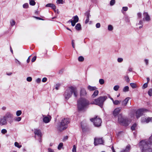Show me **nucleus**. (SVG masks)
Returning <instances> with one entry per match:
<instances>
[{"label": "nucleus", "mask_w": 152, "mask_h": 152, "mask_svg": "<svg viewBox=\"0 0 152 152\" xmlns=\"http://www.w3.org/2000/svg\"><path fill=\"white\" fill-rule=\"evenodd\" d=\"M10 24L12 26H13L15 24V22L13 20H12L10 21Z\"/></svg>", "instance_id": "nucleus-45"}, {"label": "nucleus", "mask_w": 152, "mask_h": 152, "mask_svg": "<svg viewBox=\"0 0 152 152\" xmlns=\"http://www.w3.org/2000/svg\"><path fill=\"white\" fill-rule=\"evenodd\" d=\"M48 152H54V151L51 148H48Z\"/></svg>", "instance_id": "nucleus-62"}, {"label": "nucleus", "mask_w": 152, "mask_h": 152, "mask_svg": "<svg viewBox=\"0 0 152 152\" xmlns=\"http://www.w3.org/2000/svg\"><path fill=\"white\" fill-rule=\"evenodd\" d=\"M90 11L89 10L86 12L85 13V15L86 16V19L85 21V23L86 24H87L89 21V18L91 16L90 14Z\"/></svg>", "instance_id": "nucleus-16"}, {"label": "nucleus", "mask_w": 152, "mask_h": 152, "mask_svg": "<svg viewBox=\"0 0 152 152\" xmlns=\"http://www.w3.org/2000/svg\"><path fill=\"white\" fill-rule=\"evenodd\" d=\"M118 120L119 123L123 126H127L129 124L128 119L124 118L121 114H119L118 115Z\"/></svg>", "instance_id": "nucleus-7"}, {"label": "nucleus", "mask_w": 152, "mask_h": 152, "mask_svg": "<svg viewBox=\"0 0 152 152\" xmlns=\"http://www.w3.org/2000/svg\"><path fill=\"white\" fill-rule=\"evenodd\" d=\"M115 0H111L110 2V6H113L115 4Z\"/></svg>", "instance_id": "nucleus-39"}, {"label": "nucleus", "mask_w": 152, "mask_h": 152, "mask_svg": "<svg viewBox=\"0 0 152 152\" xmlns=\"http://www.w3.org/2000/svg\"><path fill=\"white\" fill-rule=\"evenodd\" d=\"M7 130L5 129H3L1 130V133L3 134H5L7 133Z\"/></svg>", "instance_id": "nucleus-46"}, {"label": "nucleus", "mask_w": 152, "mask_h": 152, "mask_svg": "<svg viewBox=\"0 0 152 152\" xmlns=\"http://www.w3.org/2000/svg\"><path fill=\"white\" fill-rule=\"evenodd\" d=\"M36 56H34L31 59V61L32 62H34L36 60Z\"/></svg>", "instance_id": "nucleus-54"}, {"label": "nucleus", "mask_w": 152, "mask_h": 152, "mask_svg": "<svg viewBox=\"0 0 152 152\" xmlns=\"http://www.w3.org/2000/svg\"><path fill=\"white\" fill-rule=\"evenodd\" d=\"M130 99V98L129 97L126 98L124 101H123L122 103V105L126 106Z\"/></svg>", "instance_id": "nucleus-21"}, {"label": "nucleus", "mask_w": 152, "mask_h": 152, "mask_svg": "<svg viewBox=\"0 0 152 152\" xmlns=\"http://www.w3.org/2000/svg\"><path fill=\"white\" fill-rule=\"evenodd\" d=\"M72 47L73 48H75V44H74V40H72Z\"/></svg>", "instance_id": "nucleus-57"}, {"label": "nucleus", "mask_w": 152, "mask_h": 152, "mask_svg": "<svg viewBox=\"0 0 152 152\" xmlns=\"http://www.w3.org/2000/svg\"><path fill=\"white\" fill-rule=\"evenodd\" d=\"M137 124H134L131 127V129L132 130H134L135 129V127L137 126Z\"/></svg>", "instance_id": "nucleus-32"}, {"label": "nucleus", "mask_w": 152, "mask_h": 152, "mask_svg": "<svg viewBox=\"0 0 152 152\" xmlns=\"http://www.w3.org/2000/svg\"><path fill=\"white\" fill-rule=\"evenodd\" d=\"M42 115L43 118V122L45 123H49L51 120V117L49 115H48L47 116H46L45 115Z\"/></svg>", "instance_id": "nucleus-10"}, {"label": "nucleus", "mask_w": 152, "mask_h": 152, "mask_svg": "<svg viewBox=\"0 0 152 152\" xmlns=\"http://www.w3.org/2000/svg\"><path fill=\"white\" fill-rule=\"evenodd\" d=\"M117 61L118 62H121L123 61V59L121 58H118Z\"/></svg>", "instance_id": "nucleus-53"}, {"label": "nucleus", "mask_w": 152, "mask_h": 152, "mask_svg": "<svg viewBox=\"0 0 152 152\" xmlns=\"http://www.w3.org/2000/svg\"><path fill=\"white\" fill-rule=\"evenodd\" d=\"M119 88V86L116 85L114 87L113 89L115 91H117L118 90Z\"/></svg>", "instance_id": "nucleus-40"}, {"label": "nucleus", "mask_w": 152, "mask_h": 152, "mask_svg": "<svg viewBox=\"0 0 152 152\" xmlns=\"http://www.w3.org/2000/svg\"><path fill=\"white\" fill-rule=\"evenodd\" d=\"M7 124V121L3 116L0 118V125L1 126L6 125Z\"/></svg>", "instance_id": "nucleus-13"}, {"label": "nucleus", "mask_w": 152, "mask_h": 152, "mask_svg": "<svg viewBox=\"0 0 152 152\" xmlns=\"http://www.w3.org/2000/svg\"><path fill=\"white\" fill-rule=\"evenodd\" d=\"M70 122V120L68 118H64L62 119L60 125H58L57 129L60 131L65 129L67 127V125Z\"/></svg>", "instance_id": "nucleus-3"}, {"label": "nucleus", "mask_w": 152, "mask_h": 152, "mask_svg": "<svg viewBox=\"0 0 152 152\" xmlns=\"http://www.w3.org/2000/svg\"><path fill=\"white\" fill-rule=\"evenodd\" d=\"M78 60L80 61H83L84 60V58L83 56H80L78 58Z\"/></svg>", "instance_id": "nucleus-36"}, {"label": "nucleus", "mask_w": 152, "mask_h": 152, "mask_svg": "<svg viewBox=\"0 0 152 152\" xmlns=\"http://www.w3.org/2000/svg\"><path fill=\"white\" fill-rule=\"evenodd\" d=\"M148 111L147 109H140L137 110L136 112V117L137 118H139L142 115L143 113Z\"/></svg>", "instance_id": "nucleus-9"}, {"label": "nucleus", "mask_w": 152, "mask_h": 152, "mask_svg": "<svg viewBox=\"0 0 152 152\" xmlns=\"http://www.w3.org/2000/svg\"><path fill=\"white\" fill-rule=\"evenodd\" d=\"M94 144L95 145H96L98 144H102L103 142V140L102 138H94Z\"/></svg>", "instance_id": "nucleus-12"}, {"label": "nucleus", "mask_w": 152, "mask_h": 152, "mask_svg": "<svg viewBox=\"0 0 152 152\" xmlns=\"http://www.w3.org/2000/svg\"><path fill=\"white\" fill-rule=\"evenodd\" d=\"M72 152H76V147L75 145H74L72 150Z\"/></svg>", "instance_id": "nucleus-44"}, {"label": "nucleus", "mask_w": 152, "mask_h": 152, "mask_svg": "<svg viewBox=\"0 0 152 152\" xmlns=\"http://www.w3.org/2000/svg\"><path fill=\"white\" fill-rule=\"evenodd\" d=\"M99 94V91L98 90H95L94 93L92 95V97L93 98H94L96 96H97Z\"/></svg>", "instance_id": "nucleus-22"}, {"label": "nucleus", "mask_w": 152, "mask_h": 152, "mask_svg": "<svg viewBox=\"0 0 152 152\" xmlns=\"http://www.w3.org/2000/svg\"><path fill=\"white\" fill-rule=\"evenodd\" d=\"M147 118L142 117L141 119V121L142 123H147Z\"/></svg>", "instance_id": "nucleus-25"}, {"label": "nucleus", "mask_w": 152, "mask_h": 152, "mask_svg": "<svg viewBox=\"0 0 152 152\" xmlns=\"http://www.w3.org/2000/svg\"><path fill=\"white\" fill-rule=\"evenodd\" d=\"M28 7V4L27 3L24 4L23 5V7L24 8H27Z\"/></svg>", "instance_id": "nucleus-43"}, {"label": "nucleus", "mask_w": 152, "mask_h": 152, "mask_svg": "<svg viewBox=\"0 0 152 152\" xmlns=\"http://www.w3.org/2000/svg\"><path fill=\"white\" fill-rule=\"evenodd\" d=\"M149 144L144 140L141 141L139 143L142 152H152V149L150 148Z\"/></svg>", "instance_id": "nucleus-5"}, {"label": "nucleus", "mask_w": 152, "mask_h": 152, "mask_svg": "<svg viewBox=\"0 0 152 152\" xmlns=\"http://www.w3.org/2000/svg\"><path fill=\"white\" fill-rule=\"evenodd\" d=\"M87 94V92L85 89L83 88H80V95L81 96H85Z\"/></svg>", "instance_id": "nucleus-14"}, {"label": "nucleus", "mask_w": 152, "mask_h": 152, "mask_svg": "<svg viewBox=\"0 0 152 152\" xmlns=\"http://www.w3.org/2000/svg\"><path fill=\"white\" fill-rule=\"evenodd\" d=\"M45 7H51L54 11L56 12V6L55 5L52 3H49L47 4H46L45 6Z\"/></svg>", "instance_id": "nucleus-18"}, {"label": "nucleus", "mask_w": 152, "mask_h": 152, "mask_svg": "<svg viewBox=\"0 0 152 152\" xmlns=\"http://www.w3.org/2000/svg\"><path fill=\"white\" fill-rule=\"evenodd\" d=\"M143 23V21L142 20H140L139 23L137 24V25H142Z\"/></svg>", "instance_id": "nucleus-52"}, {"label": "nucleus", "mask_w": 152, "mask_h": 152, "mask_svg": "<svg viewBox=\"0 0 152 152\" xmlns=\"http://www.w3.org/2000/svg\"><path fill=\"white\" fill-rule=\"evenodd\" d=\"M47 80V78L46 77H44L42 79V82H45Z\"/></svg>", "instance_id": "nucleus-59"}, {"label": "nucleus", "mask_w": 152, "mask_h": 152, "mask_svg": "<svg viewBox=\"0 0 152 152\" xmlns=\"http://www.w3.org/2000/svg\"><path fill=\"white\" fill-rule=\"evenodd\" d=\"M130 149V145H128L125 149L122 150L120 152H129Z\"/></svg>", "instance_id": "nucleus-19"}, {"label": "nucleus", "mask_w": 152, "mask_h": 152, "mask_svg": "<svg viewBox=\"0 0 152 152\" xmlns=\"http://www.w3.org/2000/svg\"><path fill=\"white\" fill-rule=\"evenodd\" d=\"M68 138V137L67 136H66L63 139V141H66V140Z\"/></svg>", "instance_id": "nucleus-63"}, {"label": "nucleus", "mask_w": 152, "mask_h": 152, "mask_svg": "<svg viewBox=\"0 0 152 152\" xmlns=\"http://www.w3.org/2000/svg\"><path fill=\"white\" fill-rule=\"evenodd\" d=\"M96 27L97 28H99L100 27V24L99 23H97L96 24Z\"/></svg>", "instance_id": "nucleus-58"}, {"label": "nucleus", "mask_w": 152, "mask_h": 152, "mask_svg": "<svg viewBox=\"0 0 152 152\" xmlns=\"http://www.w3.org/2000/svg\"><path fill=\"white\" fill-rule=\"evenodd\" d=\"M99 82L101 85H102L104 83V80L103 79H101L99 80Z\"/></svg>", "instance_id": "nucleus-37"}, {"label": "nucleus", "mask_w": 152, "mask_h": 152, "mask_svg": "<svg viewBox=\"0 0 152 152\" xmlns=\"http://www.w3.org/2000/svg\"><path fill=\"white\" fill-rule=\"evenodd\" d=\"M60 84H56L55 86V88L56 90H58L59 89V88L60 87Z\"/></svg>", "instance_id": "nucleus-47"}, {"label": "nucleus", "mask_w": 152, "mask_h": 152, "mask_svg": "<svg viewBox=\"0 0 152 152\" xmlns=\"http://www.w3.org/2000/svg\"><path fill=\"white\" fill-rule=\"evenodd\" d=\"M35 0H30L29 1V4L31 5L34 6L35 4V2L34 1Z\"/></svg>", "instance_id": "nucleus-26"}, {"label": "nucleus", "mask_w": 152, "mask_h": 152, "mask_svg": "<svg viewBox=\"0 0 152 152\" xmlns=\"http://www.w3.org/2000/svg\"><path fill=\"white\" fill-rule=\"evenodd\" d=\"M121 107H118L116 108L114 111L113 114L115 116L117 115L121 110Z\"/></svg>", "instance_id": "nucleus-15"}, {"label": "nucleus", "mask_w": 152, "mask_h": 152, "mask_svg": "<svg viewBox=\"0 0 152 152\" xmlns=\"http://www.w3.org/2000/svg\"><path fill=\"white\" fill-rule=\"evenodd\" d=\"M34 133L36 136H37L38 137H42V133L40 130L37 129H35Z\"/></svg>", "instance_id": "nucleus-17"}, {"label": "nucleus", "mask_w": 152, "mask_h": 152, "mask_svg": "<svg viewBox=\"0 0 152 152\" xmlns=\"http://www.w3.org/2000/svg\"><path fill=\"white\" fill-rule=\"evenodd\" d=\"M6 120L10 124H11L13 121V115L10 112H7L3 116Z\"/></svg>", "instance_id": "nucleus-8"}, {"label": "nucleus", "mask_w": 152, "mask_h": 152, "mask_svg": "<svg viewBox=\"0 0 152 152\" xmlns=\"http://www.w3.org/2000/svg\"><path fill=\"white\" fill-rule=\"evenodd\" d=\"M77 102L78 110L79 111L83 110L89 104L88 101L84 98H81Z\"/></svg>", "instance_id": "nucleus-2"}, {"label": "nucleus", "mask_w": 152, "mask_h": 152, "mask_svg": "<svg viewBox=\"0 0 152 152\" xmlns=\"http://www.w3.org/2000/svg\"><path fill=\"white\" fill-rule=\"evenodd\" d=\"M108 30L111 31L113 29V27L111 25H110L108 26Z\"/></svg>", "instance_id": "nucleus-38"}, {"label": "nucleus", "mask_w": 152, "mask_h": 152, "mask_svg": "<svg viewBox=\"0 0 152 152\" xmlns=\"http://www.w3.org/2000/svg\"><path fill=\"white\" fill-rule=\"evenodd\" d=\"M120 102H121V101H119L118 100H116L113 102V103L115 105H118L120 103Z\"/></svg>", "instance_id": "nucleus-34"}, {"label": "nucleus", "mask_w": 152, "mask_h": 152, "mask_svg": "<svg viewBox=\"0 0 152 152\" xmlns=\"http://www.w3.org/2000/svg\"><path fill=\"white\" fill-rule=\"evenodd\" d=\"M15 145L18 148H20L22 147V145H19V143L17 142H15Z\"/></svg>", "instance_id": "nucleus-28"}, {"label": "nucleus", "mask_w": 152, "mask_h": 152, "mask_svg": "<svg viewBox=\"0 0 152 152\" xmlns=\"http://www.w3.org/2000/svg\"><path fill=\"white\" fill-rule=\"evenodd\" d=\"M143 15L144 16L143 18V21L149 22L150 20L151 19L150 16L147 12L144 11Z\"/></svg>", "instance_id": "nucleus-11"}, {"label": "nucleus", "mask_w": 152, "mask_h": 152, "mask_svg": "<svg viewBox=\"0 0 152 152\" xmlns=\"http://www.w3.org/2000/svg\"><path fill=\"white\" fill-rule=\"evenodd\" d=\"M123 10L124 11H126L128 9V8L127 7H123Z\"/></svg>", "instance_id": "nucleus-60"}, {"label": "nucleus", "mask_w": 152, "mask_h": 152, "mask_svg": "<svg viewBox=\"0 0 152 152\" xmlns=\"http://www.w3.org/2000/svg\"><path fill=\"white\" fill-rule=\"evenodd\" d=\"M63 0H57L56 1V3L57 4H62Z\"/></svg>", "instance_id": "nucleus-48"}, {"label": "nucleus", "mask_w": 152, "mask_h": 152, "mask_svg": "<svg viewBox=\"0 0 152 152\" xmlns=\"http://www.w3.org/2000/svg\"><path fill=\"white\" fill-rule=\"evenodd\" d=\"M73 93L74 96L77 97L78 95V91L77 88L75 87L71 86L68 88L65 91L64 96L66 100L68 99Z\"/></svg>", "instance_id": "nucleus-1"}, {"label": "nucleus", "mask_w": 152, "mask_h": 152, "mask_svg": "<svg viewBox=\"0 0 152 152\" xmlns=\"http://www.w3.org/2000/svg\"><path fill=\"white\" fill-rule=\"evenodd\" d=\"M126 20V22H130L129 18L128 17H126L125 18Z\"/></svg>", "instance_id": "nucleus-55"}, {"label": "nucleus", "mask_w": 152, "mask_h": 152, "mask_svg": "<svg viewBox=\"0 0 152 152\" xmlns=\"http://www.w3.org/2000/svg\"><path fill=\"white\" fill-rule=\"evenodd\" d=\"M148 83H144L143 84V85L142 88L143 89H145V88H147L148 87Z\"/></svg>", "instance_id": "nucleus-42"}, {"label": "nucleus", "mask_w": 152, "mask_h": 152, "mask_svg": "<svg viewBox=\"0 0 152 152\" xmlns=\"http://www.w3.org/2000/svg\"><path fill=\"white\" fill-rule=\"evenodd\" d=\"M130 85L133 88H135L137 87V86L136 84L134 83H130Z\"/></svg>", "instance_id": "nucleus-31"}, {"label": "nucleus", "mask_w": 152, "mask_h": 152, "mask_svg": "<svg viewBox=\"0 0 152 152\" xmlns=\"http://www.w3.org/2000/svg\"><path fill=\"white\" fill-rule=\"evenodd\" d=\"M107 99V97L106 96H100L91 102L90 104L97 105L102 107L104 102Z\"/></svg>", "instance_id": "nucleus-4"}, {"label": "nucleus", "mask_w": 152, "mask_h": 152, "mask_svg": "<svg viewBox=\"0 0 152 152\" xmlns=\"http://www.w3.org/2000/svg\"><path fill=\"white\" fill-rule=\"evenodd\" d=\"M15 62L16 63H18L19 65H20L21 64L20 62L17 59H15Z\"/></svg>", "instance_id": "nucleus-64"}, {"label": "nucleus", "mask_w": 152, "mask_h": 152, "mask_svg": "<svg viewBox=\"0 0 152 152\" xmlns=\"http://www.w3.org/2000/svg\"><path fill=\"white\" fill-rule=\"evenodd\" d=\"M27 80L28 82H31L32 80V78L31 77H29L27 78Z\"/></svg>", "instance_id": "nucleus-51"}, {"label": "nucleus", "mask_w": 152, "mask_h": 152, "mask_svg": "<svg viewBox=\"0 0 152 152\" xmlns=\"http://www.w3.org/2000/svg\"><path fill=\"white\" fill-rule=\"evenodd\" d=\"M71 24L72 26H75L76 23L72 21V20L71 21Z\"/></svg>", "instance_id": "nucleus-56"}, {"label": "nucleus", "mask_w": 152, "mask_h": 152, "mask_svg": "<svg viewBox=\"0 0 152 152\" xmlns=\"http://www.w3.org/2000/svg\"><path fill=\"white\" fill-rule=\"evenodd\" d=\"M87 89L90 91H93L96 90L97 88L95 86H92L89 85L87 86Z\"/></svg>", "instance_id": "nucleus-20"}, {"label": "nucleus", "mask_w": 152, "mask_h": 152, "mask_svg": "<svg viewBox=\"0 0 152 152\" xmlns=\"http://www.w3.org/2000/svg\"><path fill=\"white\" fill-rule=\"evenodd\" d=\"M148 94L149 96H152V89H150L148 91Z\"/></svg>", "instance_id": "nucleus-27"}, {"label": "nucleus", "mask_w": 152, "mask_h": 152, "mask_svg": "<svg viewBox=\"0 0 152 152\" xmlns=\"http://www.w3.org/2000/svg\"><path fill=\"white\" fill-rule=\"evenodd\" d=\"M81 26L80 23H77L75 26V28L76 30H80L81 29Z\"/></svg>", "instance_id": "nucleus-24"}, {"label": "nucleus", "mask_w": 152, "mask_h": 152, "mask_svg": "<svg viewBox=\"0 0 152 152\" xmlns=\"http://www.w3.org/2000/svg\"><path fill=\"white\" fill-rule=\"evenodd\" d=\"M63 143L62 142L60 143L58 145V150H61L63 146Z\"/></svg>", "instance_id": "nucleus-30"}, {"label": "nucleus", "mask_w": 152, "mask_h": 152, "mask_svg": "<svg viewBox=\"0 0 152 152\" xmlns=\"http://www.w3.org/2000/svg\"><path fill=\"white\" fill-rule=\"evenodd\" d=\"M41 81V79H40L39 78H37L36 80V82L37 83H40Z\"/></svg>", "instance_id": "nucleus-61"}, {"label": "nucleus", "mask_w": 152, "mask_h": 152, "mask_svg": "<svg viewBox=\"0 0 152 152\" xmlns=\"http://www.w3.org/2000/svg\"><path fill=\"white\" fill-rule=\"evenodd\" d=\"M147 123L150 122H152V117L150 118L148 117L147 118Z\"/></svg>", "instance_id": "nucleus-49"}, {"label": "nucleus", "mask_w": 152, "mask_h": 152, "mask_svg": "<svg viewBox=\"0 0 152 152\" xmlns=\"http://www.w3.org/2000/svg\"><path fill=\"white\" fill-rule=\"evenodd\" d=\"M137 16L138 18H141L142 17V14L140 12L138 13L137 14Z\"/></svg>", "instance_id": "nucleus-50"}, {"label": "nucleus", "mask_w": 152, "mask_h": 152, "mask_svg": "<svg viewBox=\"0 0 152 152\" xmlns=\"http://www.w3.org/2000/svg\"><path fill=\"white\" fill-rule=\"evenodd\" d=\"M129 90V87L128 86H125L123 89V91L124 92H127Z\"/></svg>", "instance_id": "nucleus-29"}, {"label": "nucleus", "mask_w": 152, "mask_h": 152, "mask_svg": "<svg viewBox=\"0 0 152 152\" xmlns=\"http://www.w3.org/2000/svg\"><path fill=\"white\" fill-rule=\"evenodd\" d=\"M22 113V112L21 110H18L16 112V115L17 116L20 115Z\"/></svg>", "instance_id": "nucleus-35"}, {"label": "nucleus", "mask_w": 152, "mask_h": 152, "mask_svg": "<svg viewBox=\"0 0 152 152\" xmlns=\"http://www.w3.org/2000/svg\"><path fill=\"white\" fill-rule=\"evenodd\" d=\"M125 80L127 82L129 83L130 80L128 76H126L124 77Z\"/></svg>", "instance_id": "nucleus-33"}, {"label": "nucleus", "mask_w": 152, "mask_h": 152, "mask_svg": "<svg viewBox=\"0 0 152 152\" xmlns=\"http://www.w3.org/2000/svg\"><path fill=\"white\" fill-rule=\"evenodd\" d=\"M73 20H72V21H73L74 22L76 23H77L78 21L79 20V18L77 16L75 15L73 17Z\"/></svg>", "instance_id": "nucleus-23"}, {"label": "nucleus", "mask_w": 152, "mask_h": 152, "mask_svg": "<svg viewBox=\"0 0 152 152\" xmlns=\"http://www.w3.org/2000/svg\"><path fill=\"white\" fill-rule=\"evenodd\" d=\"M21 119V118L20 117H16L15 119V120L17 121H20Z\"/></svg>", "instance_id": "nucleus-41"}, {"label": "nucleus", "mask_w": 152, "mask_h": 152, "mask_svg": "<svg viewBox=\"0 0 152 152\" xmlns=\"http://www.w3.org/2000/svg\"><path fill=\"white\" fill-rule=\"evenodd\" d=\"M91 121L93 122L96 127H99L101 126L102 121L101 118L96 116L95 117L90 119Z\"/></svg>", "instance_id": "nucleus-6"}]
</instances>
